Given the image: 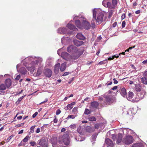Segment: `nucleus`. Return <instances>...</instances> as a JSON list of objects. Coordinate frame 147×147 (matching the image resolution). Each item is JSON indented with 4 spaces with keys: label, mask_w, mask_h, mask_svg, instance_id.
Wrapping results in <instances>:
<instances>
[{
    "label": "nucleus",
    "mask_w": 147,
    "mask_h": 147,
    "mask_svg": "<svg viewBox=\"0 0 147 147\" xmlns=\"http://www.w3.org/2000/svg\"><path fill=\"white\" fill-rule=\"evenodd\" d=\"M105 63L104 62V61H101L99 62L98 63V64L102 65V64H104Z\"/></svg>",
    "instance_id": "60"
},
{
    "label": "nucleus",
    "mask_w": 147,
    "mask_h": 147,
    "mask_svg": "<svg viewBox=\"0 0 147 147\" xmlns=\"http://www.w3.org/2000/svg\"><path fill=\"white\" fill-rule=\"evenodd\" d=\"M141 86L139 84H137L135 85V89L137 91H140L141 90Z\"/></svg>",
    "instance_id": "32"
},
{
    "label": "nucleus",
    "mask_w": 147,
    "mask_h": 147,
    "mask_svg": "<svg viewBox=\"0 0 147 147\" xmlns=\"http://www.w3.org/2000/svg\"><path fill=\"white\" fill-rule=\"evenodd\" d=\"M113 10H111L108 13V17L109 18H111L113 15Z\"/></svg>",
    "instance_id": "44"
},
{
    "label": "nucleus",
    "mask_w": 147,
    "mask_h": 147,
    "mask_svg": "<svg viewBox=\"0 0 147 147\" xmlns=\"http://www.w3.org/2000/svg\"><path fill=\"white\" fill-rule=\"evenodd\" d=\"M143 145L142 144L140 143H138L135 144H134L132 146V147H142Z\"/></svg>",
    "instance_id": "34"
},
{
    "label": "nucleus",
    "mask_w": 147,
    "mask_h": 147,
    "mask_svg": "<svg viewBox=\"0 0 147 147\" xmlns=\"http://www.w3.org/2000/svg\"><path fill=\"white\" fill-rule=\"evenodd\" d=\"M55 119H54L53 121L54 123H56L57 122L58 120L56 119V116H54Z\"/></svg>",
    "instance_id": "55"
},
{
    "label": "nucleus",
    "mask_w": 147,
    "mask_h": 147,
    "mask_svg": "<svg viewBox=\"0 0 147 147\" xmlns=\"http://www.w3.org/2000/svg\"><path fill=\"white\" fill-rule=\"evenodd\" d=\"M105 143L108 145L113 147V144L112 141L109 138H107L105 140Z\"/></svg>",
    "instance_id": "18"
},
{
    "label": "nucleus",
    "mask_w": 147,
    "mask_h": 147,
    "mask_svg": "<svg viewBox=\"0 0 147 147\" xmlns=\"http://www.w3.org/2000/svg\"><path fill=\"white\" fill-rule=\"evenodd\" d=\"M52 73L51 70L49 69H47L43 71V74L46 77L49 78L50 77Z\"/></svg>",
    "instance_id": "12"
},
{
    "label": "nucleus",
    "mask_w": 147,
    "mask_h": 147,
    "mask_svg": "<svg viewBox=\"0 0 147 147\" xmlns=\"http://www.w3.org/2000/svg\"><path fill=\"white\" fill-rule=\"evenodd\" d=\"M30 61H32L31 63L28 65L27 68L29 70L32 72L35 70L34 68L40 64V63L42 61V59L39 57H28L23 59L22 61V63L24 64L25 66H26V63L27 64Z\"/></svg>",
    "instance_id": "1"
},
{
    "label": "nucleus",
    "mask_w": 147,
    "mask_h": 147,
    "mask_svg": "<svg viewBox=\"0 0 147 147\" xmlns=\"http://www.w3.org/2000/svg\"><path fill=\"white\" fill-rule=\"evenodd\" d=\"M90 113L91 111L89 110L88 109H85L84 113L86 115H88Z\"/></svg>",
    "instance_id": "42"
},
{
    "label": "nucleus",
    "mask_w": 147,
    "mask_h": 147,
    "mask_svg": "<svg viewBox=\"0 0 147 147\" xmlns=\"http://www.w3.org/2000/svg\"><path fill=\"white\" fill-rule=\"evenodd\" d=\"M30 138V137L29 136H27L22 140L24 142H26L28 140V139Z\"/></svg>",
    "instance_id": "38"
},
{
    "label": "nucleus",
    "mask_w": 147,
    "mask_h": 147,
    "mask_svg": "<svg viewBox=\"0 0 147 147\" xmlns=\"http://www.w3.org/2000/svg\"><path fill=\"white\" fill-rule=\"evenodd\" d=\"M19 71L22 74H25L26 72V70L25 67H22L19 70Z\"/></svg>",
    "instance_id": "28"
},
{
    "label": "nucleus",
    "mask_w": 147,
    "mask_h": 147,
    "mask_svg": "<svg viewBox=\"0 0 147 147\" xmlns=\"http://www.w3.org/2000/svg\"><path fill=\"white\" fill-rule=\"evenodd\" d=\"M51 142L53 147H61L60 145L57 142V139L55 136H53L51 139Z\"/></svg>",
    "instance_id": "10"
},
{
    "label": "nucleus",
    "mask_w": 147,
    "mask_h": 147,
    "mask_svg": "<svg viewBox=\"0 0 147 147\" xmlns=\"http://www.w3.org/2000/svg\"><path fill=\"white\" fill-rule=\"evenodd\" d=\"M111 136L113 140H115L116 138V136L115 134H111L110 135Z\"/></svg>",
    "instance_id": "50"
},
{
    "label": "nucleus",
    "mask_w": 147,
    "mask_h": 147,
    "mask_svg": "<svg viewBox=\"0 0 147 147\" xmlns=\"http://www.w3.org/2000/svg\"><path fill=\"white\" fill-rule=\"evenodd\" d=\"M7 87L4 84H1L0 85V90H5L6 89Z\"/></svg>",
    "instance_id": "35"
},
{
    "label": "nucleus",
    "mask_w": 147,
    "mask_h": 147,
    "mask_svg": "<svg viewBox=\"0 0 147 147\" xmlns=\"http://www.w3.org/2000/svg\"><path fill=\"white\" fill-rule=\"evenodd\" d=\"M102 39V37L101 36H98L97 39L96 40V41L97 42H98L100 41Z\"/></svg>",
    "instance_id": "49"
},
{
    "label": "nucleus",
    "mask_w": 147,
    "mask_h": 147,
    "mask_svg": "<svg viewBox=\"0 0 147 147\" xmlns=\"http://www.w3.org/2000/svg\"><path fill=\"white\" fill-rule=\"evenodd\" d=\"M61 57L63 59L67 61L70 60L71 59H74L70 55L66 52H62L61 54Z\"/></svg>",
    "instance_id": "11"
},
{
    "label": "nucleus",
    "mask_w": 147,
    "mask_h": 147,
    "mask_svg": "<svg viewBox=\"0 0 147 147\" xmlns=\"http://www.w3.org/2000/svg\"><path fill=\"white\" fill-rule=\"evenodd\" d=\"M73 107V106L71 105L70 104L68 105L67 106V109L69 110H71L72 108Z\"/></svg>",
    "instance_id": "47"
},
{
    "label": "nucleus",
    "mask_w": 147,
    "mask_h": 147,
    "mask_svg": "<svg viewBox=\"0 0 147 147\" xmlns=\"http://www.w3.org/2000/svg\"><path fill=\"white\" fill-rule=\"evenodd\" d=\"M13 136H10L7 139V140L8 141V142H9L10 140L12 138Z\"/></svg>",
    "instance_id": "61"
},
{
    "label": "nucleus",
    "mask_w": 147,
    "mask_h": 147,
    "mask_svg": "<svg viewBox=\"0 0 147 147\" xmlns=\"http://www.w3.org/2000/svg\"><path fill=\"white\" fill-rule=\"evenodd\" d=\"M20 75H18L16 77V78L15 79V80H18L20 79Z\"/></svg>",
    "instance_id": "54"
},
{
    "label": "nucleus",
    "mask_w": 147,
    "mask_h": 147,
    "mask_svg": "<svg viewBox=\"0 0 147 147\" xmlns=\"http://www.w3.org/2000/svg\"><path fill=\"white\" fill-rule=\"evenodd\" d=\"M60 65L59 63H58L55 65L54 67V72L55 74H57L58 73Z\"/></svg>",
    "instance_id": "21"
},
{
    "label": "nucleus",
    "mask_w": 147,
    "mask_h": 147,
    "mask_svg": "<svg viewBox=\"0 0 147 147\" xmlns=\"http://www.w3.org/2000/svg\"><path fill=\"white\" fill-rule=\"evenodd\" d=\"M88 119V120L90 121H95L96 120V118L93 116H89Z\"/></svg>",
    "instance_id": "31"
},
{
    "label": "nucleus",
    "mask_w": 147,
    "mask_h": 147,
    "mask_svg": "<svg viewBox=\"0 0 147 147\" xmlns=\"http://www.w3.org/2000/svg\"><path fill=\"white\" fill-rule=\"evenodd\" d=\"M96 138V135H92L91 137V139L92 140V141H95Z\"/></svg>",
    "instance_id": "45"
},
{
    "label": "nucleus",
    "mask_w": 147,
    "mask_h": 147,
    "mask_svg": "<svg viewBox=\"0 0 147 147\" xmlns=\"http://www.w3.org/2000/svg\"><path fill=\"white\" fill-rule=\"evenodd\" d=\"M113 80L114 81L113 83L115 84H117L118 83V82L115 78H114Z\"/></svg>",
    "instance_id": "63"
},
{
    "label": "nucleus",
    "mask_w": 147,
    "mask_h": 147,
    "mask_svg": "<svg viewBox=\"0 0 147 147\" xmlns=\"http://www.w3.org/2000/svg\"><path fill=\"white\" fill-rule=\"evenodd\" d=\"M38 144L42 147H47L48 146L47 141L46 140L45 138H42L38 141Z\"/></svg>",
    "instance_id": "9"
},
{
    "label": "nucleus",
    "mask_w": 147,
    "mask_h": 147,
    "mask_svg": "<svg viewBox=\"0 0 147 147\" xmlns=\"http://www.w3.org/2000/svg\"><path fill=\"white\" fill-rule=\"evenodd\" d=\"M76 37L80 40H84L85 39V36L81 33H78L76 35Z\"/></svg>",
    "instance_id": "23"
},
{
    "label": "nucleus",
    "mask_w": 147,
    "mask_h": 147,
    "mask_svg": "<svg viewBox=\"0 0 147 147\" xmlns=\"http://www.w3.org/2000/svg\"><path fill=\"white\" fill-rule=\"evenodd\" d=\"M108 2L109 1H108V0H104L102 2V4L104 6L107 7Z\"/></svg>",
    "instance_id": "37"
},
{
    "label": "nucleus",
    "mask_w": 147,
    "mask_h": 147,
    "mask_svg": "<svg viewBox=\"0 0 147 147\" xmlns=\"http://www.w3.org/2000/svg\"><path fill=\"white\" fill-rule=\"evenodd\" d=\"M72 113L75 115V116L77 117V113H78L77 107H74L72 109Z\"/></svg>",
    "instance_id": "29"
},
{
    "label": "nucleus",
    "mask_w": 147,
    "mask_h": 147,
    "mask_svg": "<svg viewBox=\"0 0 147 147\" xmlns=\"http://www.w3.org/2000/svg\"><path fill=\"white\" fill-rule=\"evenodd\" d=\"M125 17V16L124 13L121 16V18L122 20L124 19Z\"/></svg>",
    "instance_id": "58"
},
{
    "label": "nucleus",
    "mask_w": 147,
    "mask_h": 147,
    "mask_svg": "<svg viewBox=\"0 0 147 147\" xmlns=\"http://www.w3.org/2000/svg\"><path fill=\"white\" fill-rule=\"evenodd\" d=\"M144 76L147 78V71L144 73Z\"/></svg>",
    "instance_id": "57"
},
{
    "label": "nucleus",
    "mask_w": 147,
    "mask_h": 147,
    "mask_svg": "<svg viewBox=\"0 0 147 147\" xmlns=\"http://www.w3.org/2000/svg\"><path fill=\"white\" fill-rule=\"evenodd\" d=\"M93 19L91 21L92 27L95 28V21L98 23H101L103 21L104 14L102 11L100 9L95 8L92 10Z\"/></svg>",
    "instance_id": "2"
},
{
    "label": "nucleus",
    "mask_w": 147,
    "mask_h": 147,
    "mask_svg": "<svg viewBox=\"0 0 147 147\" xmlns=\"http://www.w3.org/2000/svg\"><path fill=\"white\" fill-rule=\"evenodd\" d=\"M100 126V125L98 124H96L94 125V127L95 129H98Z\"/></svg>",
    "instance_id": "51"
},
{
    "label": "nucleus",
    "mask_w": 147,
    "mask_h": 147,
    "mask_svg": "<svg viewBox=\"0 0 147 147\" xmlns=\"http://www.w3.org/2000/svg\"><path fill=\"white\" fill-rule=\"evenodd\" d=\"M70 142L69 137L67 134H65L59 137L58 140V143L59 144L63 143L66 146H69Z\"/></svg>",
    "instance_id": "4"
},
{
    "label": "nucleus",
    "mask_w": 147,
    "mask_h": 147,
    "mask_svg": "<svg viewBox=\"0 0 147 147\" xmlns=\"http://www.w3.org/2000/svg\"><path fill=\"white\" fill-rule=\"evenodd\" d=\"M61 113V111L60 109H58L57 110L56 112V115H59Z\"/></svg>",
    "instance_id": "52"
},
{
    "label": "nucleus",
    "mask_w": 147,
    "mask_h": 147,
    "mask_svg": "<svg viewBox=\"0 0 147 147\" xmlns=\"http://www.w3.org/2000/svg\"><path fill=\"white\" fill-rule=\"evenodd\" d=\"M66 67V63L64 62L61 65L60 70L61 71H64Z\"/></svg>",
    "instance_id": "24"
},
{
    "label": "nucleus",
    "mask_w": 147,
    "mask_h": 147,
    "mask_svg": "<svg viewBox=\"0 0 147 147\" xmlns=\"http://www.w3.org/2000/svg\"><path fill=\"white\" fill-rule=\"evenodd\" d=\"M67 27L68 28L74 31H77L78 29L76 28L75 26L70 24L68 23L67 25Z\"/></svg>",
    "instance_id": "17"
},
{
    "label": "nucleus",
    "mask_w": 147,
    "mask_h": 147,
    "mask_svg": "<svg viewBox=\"0 0 147 147\" xmlns=\"http://www.w3.org/2000/svg\"><path fill=\"white\" fill-rule=\"evenodd\" d=\"M67 31L66 29L65 28H58L57 30V32L60 34H65Z\"/></svg>",
    "instance_id": "16"
},
{
    "label": "nucleus",
    "mask_w": 147,
    "mask_h": 147,
    "mask_svg": "<svg viewBox=\"0 0 147 147\" xmlns=\"http://www.w3.org/2000/svg\"><path fill=\"white\" fill-rule=\"evenodd\" d=\"M69 38L68 37H63L61 39V41L62 43H63L65 42V41H67L68 40H69Z\"/></svg>",
    "instance_id": "36"
},
{
    "label": "nucleus",
    "mask_w": 147,
    "mask_h": 147,
    "mask_svg": "<svg viewBox=\"0 0 147 147\" xmlns=\"http://www.w3.org/2000/svg\"><path fill=\"white\" fill-rule=\"evenodd\" d=\"M142 82L145 84H147V78L144 76L141 78Z\"/></svg>",
    "instance_id": "33"
},
{
    "label": "nucleus",
    "mask_w": 147,
    "mask_h": 147,
    "mask_svg": "<svg viewBox=\"0 0 147 147\" xmlns=\"http://www.w3.org/2000/svg\"><path fill=\"white\" fill-rule=\"evenodd\" d=\"M25 96H23L18 98V100L16 102L17 104H19L20 102L21 101L22 99L24 98Z\"/></svg>",
    "instance_id": "43"
},
{
    "label": "nucleus",
    "mask_w": 147,
    "mask_h": 147,
    "mask_svg": "<svg viewBox=\"0 0 147 147\" xmlns=\"http://www.w3.org/2000/svg\"><path fill=\"white\" fill-rule=\"evenodd\" d=\"M134 96V93L132 92H129L128 94L127 97V99L131 100Z\"/></svg>",
    "instance_id": "22"
},
{
    "label": "nucleus",
    "mask_w": 147,
    "mask_h": 147,
    "mask_svg": "<svg viewBox=\"0 0 147 147\" xmlns=\"http://www.w3.org/2000/svg\"><path fill=\"white\" fill-rule=\"evenodd\" d=\"M104 98H105V103L107 105H111L115 101V98L112 96H104Z\"/></svg>",
    "instance_id": "6"
},
{
    "label": "nucleus",
    "mask_w": 147,
    "mask_h": 147,
    "mask_svg": "<svg viewBox=\"0 0 147 147\" xmlns=\"http://www.w3.org/2000/svg\"><path fill=\"white\" fill-rule=\"evenodd\" d=\"M117 88V86H115L114 87H113L111 89L113 90H116Z\"/></svg>",
    "instance_id": "64"
},
{
    "label": "nucleus",
    "mask_w": 147,
    "mask_h": 147,
    "mask_svg": "<svg viewBox=\"0 0 147 147\" xmlns=\"http://www.w3.org/2000/svg\"><path fill=\"white\" fill-rule=\"evenodd\" d=\"M142 63L145 65H147V60L144 61Z\"/></svg>",
    "instance_id": "62"
},
{
    "label": "nucleus",
    "mask_w": 147,
    "mask_h": 147,
    "mask_svg": "<svg viewBox=\"0 0 147 147\" xmlns=\"http://www.w3.org/2000/svg\"><path fill=\"white\" fill-rule=\"evenodd\" d=\"M67 51L72 54V58L74 59L78 58L82 53V52L79 51L77 47L73 45L69 46L67 48Z\"/></svg>",
    "instance_id": "3"
},
{
    "label": "nucleus",
    "mask_w": 147,
    "mask_h": 147,
    "mask_svg": "<svg viewBox=\"0 0 147 147\" xmlns=\"http://www.w3.org/2000/svg\"><path fill=\"white\" fill-rule=\"evenodd\" d=\"M120 90L121 95L123 97L127 96V92L125 88L124 87L121 88L120 89Z\"/></svg>",
    "instance_id": "14"
},
{
    "label": "nucleus",
    "mask_w": 147,
    "mask_h": 147,
    "mask_svg": "<svg viewBox=\"0 0 147 147\" xmlns=\"http://www.w3.org/2000/svg\"><path fill=\"white\" fill-rule=\"evenodd\" d=\"M35 126H33L31 127L30 129V132L29 133V134H30V133H33L34 132V129L35 128Z\"/></svg>",
    "instance_id": "40"
},
{
    "label": "nucleus",
    "mask_w": 147,
    "mask_h": 147,
    "mask_svg": "<svg viewBox=\"0 0 147 147\" xmlns=\"http://www.w3.org/2000/svg\"><path fill=\"white\" fill-rule=\"evenodd\" d=\"M85 130L87 132L91 133L94 131V129L93 127L87 126L86 127Z\"/></svg>",
    "instance_id": "20"
},
{
    "label": "nucleus",
    "mask_w": 147,
    "mask_h": 147,
    "mask_svg": "<svg viewBox=\"0 0 147 147\" xmlns=\"http://www.w3.org/2000/svg\"><path fill=\"white\" fill-rule=\"evenodd\" d=\"M69 127L72 129H74L76 127V125L75 124L71 125Z\"/></svg>",
    "instance_id": "48"
},
{
    "label": "nucleus",
    "mask_w": 147,
    "mask_h": 147,
    "mask_svg": "<svg viewBox=\"0 0 147 147\" xmlns=\"http://www.w3.org/2000/svg\"><path fill=\"white\" fill-rule=\"evenodd\" d=\"M75 23L77 27L80 29L81 28L82 24L79 20H76L75 21Z\"/></svg>",
    "instance_id": "25"
},
{
    "label": "nucleus",
    "mask_w": 147,
    "mask_h": 147,
    "mask_svg": "<svg viewBox=\"0 0 147 147\" xmlns=\"http://www.w3.org/2000/svg\"><path fill=\"white\" fill-rule=\"evenodd\" d=\"M117 4V1L116 0H113L112 3L109 2L107 3V7L111 8L114 9Z\"/></svg>",
    "instance_id": "13"
},
{
    "label": "nucleus",
    "mask_w": 147,
    "mask_h": 147,
    "mask_svg": "<svg viewBox=\"0 0 147 147\" xmlns=\"http://www.w3.org/2000/svg\"><path fill=\"white\" fill-rule=\"evenodd\" d=\"M125 25V21H123L122 22V28H124Z\"/></svg>",
    "instance_id": "53"
},
{
    "label": "nucleus",
    "mask_w": 147,
    "mask_h": 147,
    "mask_svg": "<svg viewBox=\"0 0 147 147\" xmlns=\"http://www.w3.org/2000/svg\"><path fill=\"white\" fill-rule=\"evenodd\" d=\"M74 44L77 46H80L83 44L84 42L82 41H79L76 40H74Z\"/></svg>",
    "instance_id": "19"
},
{
    "label": "nucleus",
    "mask_w": 147,
    "mask_h": 147,
    "mask_svg": "<svg viewBox=\"0 0 147 147\" xmlns=\"http://www.w3.org/2000/svg\"><path fill=\"white\" fill-rule=\"evenodd\" d=\"M37 114H38V113L37 112H36L32 115V117L33 118H34L37 115Z\"/></svg>",
    "instance_id": "56"
},
{
    "label": "nucleus",
    "mask_w": 147,
    "mask_h": 147,
    "mask_svg": "<svg viewBox=\"0 0 147 147\" xmlns=\"http://www.w3.org/2000/svg\"><path fill=\"white\" fill-rule=\"evenodd\" d=\"M76 117L75 116V115H69L66 118V119L67 120L68 119H74L75 117Z\"/></svg>",
    "instance_id": "41"
},
{
    "label": "nucleus",
    "mask_w": 147,
    "mask_h": 147,
    "mask_svg": "<svg viewBox=\"0 0 147 147\" xmlns=\"http://www.w3.org/2000/svg\"><path fill=\"white\" fill-rule=\"evenodd\" d=\"M81 20L82 21V27L80 29L84 28L86 30L89 29L90 28L91 26L87 19L84 18H83Z\"/></svg>",
    "instance_id": "5"
},
{
    "label": "nucleus",
    "mask_w": 147,
    "mask_h": 147,
    "mask_svg": "<svg viewBox=\"0 0 147 147\" xmlns=\"http://www.w3.org/2000/svg\"><path fill=\"white\" fill-rule=\"evenodd\" d=\"M43 68V67L42 66H41L38 68L36 73V75L37 76H39L41 74Z\"/></svg>",
    "instance_id": "27"
},
{
    "label": "nucleus",
    "mask_w": 147,
    "mask_h": 147,
    "mask_svg": "<svg viewBox=\"0 0 147 147\" xmlns=\"http://www.w3.org/2000/svg\"><path fill=\"white\" fill-rule=\"evenodd\" d=\"M98 103L96 102H94L91 103V105L92 107L93 108H96L98 105Z\"/></svg>",
    "instance_id": "30"
},
{
    "label": "nucleus",
    "mask_w": 147,
    "mask_h": 147,
    "mask_svg": "<svg viewBox=\"0 0 147 147\" xmlns=\"http://www.w3.org/2000/svg\"><path fill=\"white\" fill-rule=\"evenodd\" d=\"M5 83L7 88H8L11 85V80L10 79H7L5 80Z\"/></svg>",
    "instance_id": "15"
},
{
    "label": "nucleus",
    "mask_w": 147,
    "mask_h": 147,
    "mask_svg": "<svg viewBox=\"0 0 147 147\" xmlns=\"http://www.w3.org/2000/svg\"><path fill=\"white\" fill-rule=\"evenodd\" d=\"M30 144L33 146H34L36 144V142H30Z\"/></svg>",
    "instance_id": "46"
},
{
    "label": "nucleus",
    "mask_w": 147,
    "mask_h": 147,
    "mask_svg": "<svg viewBox=\"0 0 147 147\" xmlns=\"http://www.w3.org/2000/svg\"><path fill=\"white\" fill-rule=\"evenodd\" d=\"M122 135L121 134H119L118 136V138L117 141V143L118 144L120 143L122 141Z\"/></svg>",
    "instance_id": "26"
},
{
    "label": "nucleus",
    "mask_w": 147,
    "mask_h": 147,
    "mask_svg": "<svg viewBox=\"0 0 147 147\" xmlns=\"http://www.w3.org/2000/svg\"><path fill=\"white\" fill-rule=\"evenodd\" d=\"M82 128L80 127H79L77 129V132L80 134H82Z\"/></svg>",
    "instance_id": "39"
},
{
    "label": "nucleus",
    "mask_w": 147,
    "mask_h": 147,
    "mask_svg": "<svg viewBox=\"0 0 147 147\" xmlns=\"http://www.w3.org/2000/svg\"><path fill=\"white\" fill-rule=\"evenodd\" d=\"M133 138L132 136H126L123 140L124 143L126 144H129L132 143L133 141Z\"/></svg>",
    "instance_id": "8"
},
{
    "label": "nucleus",
    "mask_w": 147,
    "mask_h": 147,
    "mask_svg": "<svg viewBox=\"0 0 147 147\" xmlns=\"http://www.w3.org/2000/svg\"><path fill=\"white\" fill-rule=\"evenodd\" d=\"M146 92L143 89L141 90V92L138 94V96L134 100H133L134 102H138L140 100L143 99Z\"/></svg>",
    "instance_id": "7"
},
{
    "label": "nucleus",
    "mask_w": 147,
    "mask_h": 147,
    "mask_svg": "<svg viewBox=\"0 0 147 147\" xmlns=\"http://www.w3.org/2000/svg\"><path fill=\"white\" fill-rule=\"evenodd\" d=\"M69 73L68 72H65L64 74L63 75V76H66L69 74Z\"/></svg>",
    "instance_id": "59"
}]
</instances>
